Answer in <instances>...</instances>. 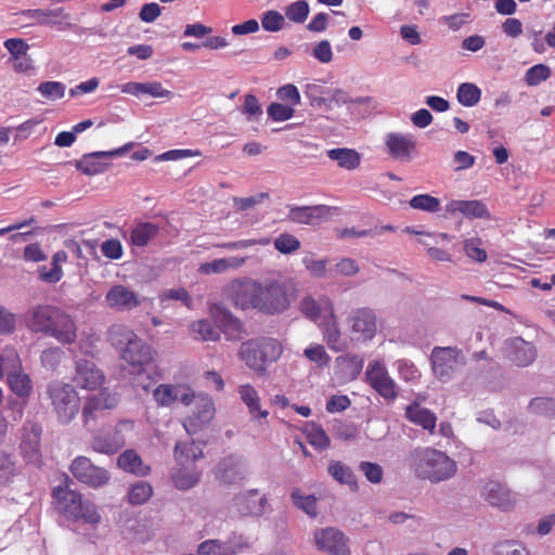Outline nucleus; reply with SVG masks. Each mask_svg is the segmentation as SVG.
<instances>
[{"instance_id": "obj_59", "label": "nucleus", "mask_w": 555, "mask_h": 555, "mask_svg": "<svg viewBox=\"0 0 555 555\" xmlns=\"http://www.w3.org/2000/svg\"><path fill=\"white\" fill-rule=\"evenodd\" d=\"M326 91L322 86L312 82L307 83L304 89L305 95L309 99L312 106H322L327 104Z\"/></svg>"}, {"instance_id": "obj_10", "label": "nucleus", "mask_w": 555, "mask_h": 555, "mask_svg": "<svg viewBox=\"0 0 555 555\" xmlns=\"http://www.w3.org/2000/svg\"><path fill=\"white\" fill-rule=\"evenodd\" d=\"M259 280L243 278L233 280L227 287V294L233 306L241 310L258 311Z\"/></svg>"}, {"instance_id": "obj_2", "label": "nucleus", "mask_w": 555, "mask_h": 555, "mask_svg": "<svg viewBox=\"0 0 555 555\" xmlns=\"http://www.w3.org/2000/svg\"><path fill=\"white\" fill-rule=\"evenodd\" d=\"M109 340L118 350L121 359L134 371L141 373L154 361L155 351L130 328L113 325L109 328Z\"/></svg>"}, {"instance_id": "obj_35", "label": "nucleus", "mask_w": 555, "mask_h": 555, "mask_svg": "<svg viewBox=\"0 0 555 555\" xmlns=\"http://www.w3.org/2000/svg\"><path fill=\"white\" fill-rule=\"evenodd\" d=\"M7 382L11 391L18 398H28L33 391V382L23 369L9 371Z\"/></svg>"}, {"instance_id": "obj_47", "label": "nucleus", "mask_w": 555, "mask_h": 555, "mask_svg": "<svg viewBox=\"0 0 555 555\" xmlns=\"http://www.w3.org/2000/svg\"><path fill=\"white\" fill-rule=\"evenodd\" d=\"M158 298L162 304L177 300L181 301L190 310L194 308V300L184 287L165 289L159 294Z\"/></svg>"}, {"instance_id": "obj_46", "label": "nucleus", "mask_w": 555, "mask_h": 555, "mask_svg": "<svg viewBox=\"0 0 555 555\" xmlns=\"http://www.w3.org/2000/svg\"><path fill=\"white\" fill-rule=\"evenodd\" d=\"M409 205L413 209L434 214L439 211L441 203L429 194H417L410 199Z\"/></svg>"}, {"instance_id": "obj_45", "label": "nucleus", "mask_w": 555, "mask_h": 555, "mask_svg": "<svg viewBox=\"0 0 555 555\" xmlns=\"http://www.w3.org/2000/svg\"><path fill=\"white\" fill-rule=\"evenodd\" d=\"M310 8L307 0H297L285 8L284 17L293 23L302 24L308 18Z\"/></svg>"}, {"instance_id": "obj_40", "label": "nucleus", "mask_w": 555, "mask_h": 555, "mask_svg": "<svg viewBox=\"0 0 555 555\" xmlns=\"http://www.w3.org/2000/svg\"><path fill=\"white\" fill-rule=\"evenodd\" d=\"M327 156L344 169L352 170L360 165V155L354 150L339 147L327 151Z\"/></svg>"}, {"instance_id": "obj_5", "label": "nucleus", "mask_w": 555, "mask_h": 555, "mask_svg": "<svg viewBox=\"0 0 555 555\" xmlns=\"http://www.w3.org/2000/svg\"><path fill=\"white\" fill-rule=\"evenodd\" d=\"M283 353L282 344L274 338L247 340L238 350V358L248 369L258 375H266L270 364L276 362Z\"/></svg>"}, {"instance_id": "obj_62", "label": "nucleus", "mask_w": 555, "mask_h": 555, "mask_svg": "<svg viewBox=\"0 0 555 555\" xmlns=\"http://www.w3.org/2000/svg\"><path fill=\"white\" fill-rule=\"evenodd\" d=\"M307 437L313 447L325 450L330 447V438L321 426L312 425L307 431Z\"/></svg>"}, {"instance_id": "obj_3", "label": "nucleus", "mask_w": 555, "mask_h": 555, "mask_svg": "<svg viewBox=\"0 0 555 555\" xmlns=\"http://www.w3.org/2000/svg\"><path fill=\"white\" fill-rule=\"evenodd\" d=\"M56 511L66 519L74 522L98 525L101 515L93 502L83 499L80 493L67 487H57L53 490Z\"/></svg>"}, {"instance_id": "obj_17", "label": "nucleus", "mask_w": 555, "mask_h": 555, "mask_svg": "<svg viewBox=\"0 0 555 555\" xmlns=\"http://www.w3.org/2000/svg\"><path fill=\"white\" fill-rule=\"evenodd\" d=\"M209 315L223 333L228 340H238L243 337L244 326L240 319L221 305L214 304L209 307Z\"/></svg>"}, {"instance_id": "obj_51", "label": "nucleus", "mask_w": 555, "mask_h": 555, "mask_svg": "<svg viewBox=\"0 0 555 555\" xmlns=\"http://www.w3.org/2000/svg\"><path fill=\"white\" fill-rule=\"evenodd\" d=\"M285 17L279 11L269 10L261 16V26L266 31L276 33L283 29Z\"/></svg>"}, {"instance_id": "obj_55", "label": "nucleus", "mask_w": 555, "mask_h": 555, "mask_svg": "<svg viewBox=\"0 0 555 555\" xmlns=\"http://www.w3.org/2000/svg\"><path fill=\"white\" fill-rule=\"evenodd\" d=\"M274 247L281 254H292L300 248L299 240L293 234L282 233L278 237H275Z\"/></svg>"}, {"instance_id": "obj_29", "label": "nucleus", "mask_w": 555, "mask_h": 555, "mask_svg": "<svg viewBox=\"0 0 555 555\" xmlns=\"http://www.w3.org/2000/svg\"><path fill=\"white\" fill-rule=\"evenodd\" d=\"M331 207L326 205L315 206H289L288 219L300 224H314L326 218Z\"/></svg>"}, {"instance_id": "obj_34", "label": "nucleus", "mask_w": 555, "mask_h": 555, "mask_svg": "<svg viewBox=\"0 0 555 555\" xmlns=\"http://www.w3.org/2000/svg\"><path fill=\"white\" fill-rule=\"evenodd\" d=\"M118 466L128 473L138 476H147L151 472L149 465L144 464L141 456L134 450L124 451L117 459Z\"/></svg>"}, {"instance_id": "obj_48", "label": "nucleus", "mask_w": 555, "mask_h": 555, "mask_svg": "<svg viewBox=\"0 0 555 555\" xmlns=\"http://www.w3.org/2000/svg\"><path fill=\"white\" fill-rule=\"evenodd\" d=\"M40 431L39 426L31 425L30 434L22 440L21 448L30 460H35L38 456Z\"/></svg>"}, {"instance_id": "obj_28", "label": "nucleus", "mask_w": 555, "mask_h": 555, "mask_svg": "<svg viewBox=\"0 0 555 555\" xmlns=\"http://www.w3.org/2000/svg\"><path fill=\"white\" fill-rule=\"evenodd\" d=\"M75 382L86 389H95L104 382V374L96 365L89 360L76 362Z\"/></svg>"}, {"instance_id": "obj_58", "label": "nucleus", "mask_w": 555, "mask_h": 555, "mask_svg": "<svg viewBox=\"0 0 555 555\" xmlns=\"http://www.w3.org/2000/svg\"><path fill=\"white\" fill-rule=\"evenodd\" d=\"M528 410L540 415H551L555 412V399L537 397L530 400Z\"/></svg>"}, {"instance_id": "obj_6", "label": "nucleus", "mask_w": 555, "mask_h": 555, "mask_svg": "<svg viewBox=\"0 0 555 555\" xmlns=\"http://www.w3.org/2000/svg\"><path fill=\"white\" fill-rule=\"evenodd\" d=\"M258 312L266 315H276L286 311L294 300L288 286L279 280L266 279L259 281Z\"/></svg>"}, {"instance_id": "obj_54", "label": "nucleus", "mask_w": 555, "mask_h": 555, "mask_svg": "<svg viewBox=\"0 0 555 555\" xmlns=\"http://www.w3.org/2000/svg\"><path fill=\"white\" fill-rule=\"evenodd\" d=\"M551 76V69L547 65L537 64L527 69L525 74V81L528 86H538L542 81H545Z\"/></svg>"}, {"instance_id": "obj_57", "label": "nucleus", "mask_w": 555, "mask_h": 555, "mask_svg": "<svg viewBox=\"0 0 555 555\" xmlns=\"http://www.w3.org/2000/svg\"><path fill=\"white\" fill-rule=\"evenodd\" d=\"M399 377L405 382L414 383L421 377V372L416 365L406 359H400L396 362Z\"/></svg>"}, {"instance_id": "obj_1", "label": "nucleus", "mask_w": 555, "mask_h": 555, "mask_svg": "<svg viewBox=\"0 0 555 555\" xmlns=\"http://www.w3.org/2000/svg\"><path fill=\"white\" fill-rule=\"evenodd\" d=\"M25 324L35 334L54 338L62 345H73L77 339V324L74 318L62 308L39 304L25 313Z\"/></svg>"}, {"instance_id": "obj_21", "label": "nucleus", "mask_w": 555, "mask_h": 555, "mask_svg": "<svg viewBox=\"0 0 555 555\" xmlns=\"http://www.w3.org/2000/svg\"><path fill=\"white\" fill-rule=\"evenodd\" d=\"M299 308L306 318L319 324L335 313L333 301L325 295L318 298L307 296L301 299Z\"/></svg>"}, {"instance_id": "obj_18", "label": "nucleus", "mask_w": 555, "mask_h": 555, "mask_svg": "<svg viewBox=\"0 0 555 555\" xmlns=\"http://www.w3.org/2000/svg\"><path fill=\"white\" fill-rule=\"evenodd\" d=\"M153 398L159 406H170L177 401L190 405L195 392L185 385L160 384L153 390Z\"/></svg>"}, {"instance_id": "obj_19", "label": "nucleus", "mask_w": 555, "mask_h": 555, "mask_svg": "<svg viewBox=\"0 0 555 555\" xmlns=\"http://www.w3.org/2000/svg\"><path fill=\"white\" fill-rule=\"evenodd\" d=\"M505 354L515 365L527 367L534 362L538 351L532 343L516 336L505 340Z\"/></svg>"}, {"instance_id": "obj_42", "label": "nucleus", "mask_w": 555, "mask_h": 555, "mask_svg": "<svg viewBox=\"0 0 555 555\" xmlns=\"http://www.w3.org/2000/svg\"><path fill=\"white\" fill-rule=\"evenodd\" d=\"M456 98L463 106L472 107L480 101L481 90L475 83L463 82L457 88Z\"/></svg>"}, {"instance_id": "obj_50", "label": "nucleus", "mask_w": 555, "mask_h": 555, "mask_svg": "<svg viewBox=\"0 0 555 555\" xmlns=\"http://www.w3.org/2000/svg\"><path fill=\"white\" fill-rule=\"evenodd\" d=\"M304 356L319 367H325L331 362V357L323 345L311 344L304 350Z\"/></svg>"}, {"instance_id": "obj_49", "label": "nucleus", "mask_w": 555, "mask_h": 555, "mask_svg": "<svg viewBox=\"0 0 555 555\" xmlns=\"http://www.w3.org/2000/svg\"><path fill=\"white\" fill-rule=\"evenodd\" d=\"M337 361L350 379H356L360 375L364 363L363 359L359 356L339 357Z\"/></svg>"}, {"instance_id": "obj_16", "label": "nucleus", "mask_w": 555, "mask_h": 555, "mask_svg": "<svg viewBox=\"0 0 555 555\" xmlns=\"http://www.w3.org/2000/svg\"><path fill=\"white\" fill-rule=\"evenodd\" d=\"M313 540L319 551L331 555H350L346 535L334 527L317 529Z\"/></svg>"}, {"instance_id": "obj_4", "label": "nucleus", "mask_w": 555, "mask_h": 555, "mask_svg": "<svg viewBox=\"0 0 555 555\" xmlns=\"http://www.w3.org/2000/svg\"><path fill=\"white\" fill-rule=\"evenodd\" d=\"M413 467L417 477L428 479L431 482L448 480L457 472V465L453 459L433 448L416 450Z\"/></svg>"}, {"instance_id": "obj_31", "label": "nucleus", "mask_w": 555, "mask_h": 555, "mask_svg": "<svg viewBox=\"0 0 555 555\" xmlns=\"http://www.w3.org/2000/svg\"><path fill=\"white\" fill-rule=\"evenodd\" d=\"M405 417L413 424L421 426L430 434L435 431L437 417L430 410L421 406L417 402H412L405 409Z\"/></svg>"}, {"instance_id": "obj_23", "label": "nucleus", "mask_w": 555, "mask_h": 555, "mask_svg": "<svg viewBox=\"0 0 555 555\" xmlns=\"http://www.w3.org/2000/svg\"><path fill=\"white\" fill-rule=\"evenodd\" d=\"M107 307L116 311H129L141 305L139 295L125 285L117 284L105 295Z\"/></svg>"}, {"instance_id": "obj_56", "label": "nucleus", "mask_w": 555, "mask_h": 555, "mask_svg": "<svg viewBox=\"0 0 555 555\" xmlns=\"http://www.w3.org/2000/svg\"><path fill=\"white\" fill-rule=\"evenodd\" d=\"M494 555H530V552L514 540L502 541L495 544Z\"/></svg>"}, {"instance_id": "obj_41", "label": "nucleus", "mask_w": 555, "mask_h": 555, "mask_svg": "<svg viewBox=\"0 0 555 555\" xmlns=\"http://www.w3.org/2000/svg\"><path fill=\"white\" fill-rule=\"evenodd\" d=\"M199 477L201 474L195 469L186 470L179 468L171 474V481L177 489L184 491L196 486Z\"/></svg>"}, {"instance_id": "obj_26", "label": "nucleus", "mask_w": 555, "mask_h": 555, "mask_svg": "<svg viewBox=\"0 0 555 555\" xmlns=\"http://www.w3.org/2000/svg\"><path fill=\"white\" fill-rule=\"evenodd\" d=\"M257 496L256 489L240 493L233 499V505L243 516H260L267 509V498L257 499Z\"/></svg>"}, {"instance_id": "obj_12", "label": "nucleus", "mask_w": 555, "mask_h": 555, "mask_svg": "<svg viewBox=\"0 0 555 555\" xmlns=\"http://www.w3.org/2000/svg\"><path fill=\"white\" fill-rule=\"evenodd\" d=\"M73 476L81 483L90 488H101L109 480V474L106 469L95 466L90 459L77 456L73 460L70 467Z\"/></svg>"}, {"instance_id": "obj_60", "label": "nucleus", "mask_w": 555, "mask_h": 555, "mask_svg": "<svg viewBox=\"0 0 555 555\" xmlns=\"http://www.w3.org/2000/svg\"><path fill=\"white\" fill-rule=\"evenodd\" d=\"M268 116L274 121H285L291 119L295 109L293 106L282 103H271L267 109Z\"/></svg>"}, {"instance_id": "obj_22", "label": "nucleus", "mask_w": 555, "mask_h": 555, "mask_svg": "<svg viewBox=\"0 0 555 555\" xmlns=\"http://www.w3.org/2000/svg\"><path fill=\"white\" fill-rule=\"evenodd\" d=\"M117 404V395L115 392L108 391L107 389H103L99 393L89 396L86 399L82 409V417L85 424L88 425L90 421H94L99 412L112 410L116 408Z\"/></svg>"}, {"instance_id": "obj_13", "label": "nucleus", "mask_w": 555, "mask_h": 555, "mask_svg": "<svg viewBox=\"0 0 555 555\" xmlns=\"http://www.w3.org/2000/svg\"><path fill=\"white\" fill-rule=\"evenodd\" d=\"M133 145L134 144L132 142H129L112 151L93 152L90 154H86L82 156V158L75 160V167L86 176H95L103 173L108 167V164L103 159L122 156L128 151H130L133 147Z\"/></svg>"}, {"instance_id": "obj_24", "label": "nucleus", "mask_w": 555, "mask_h": 555, "mask_svg": "<svg viewBox=\"0 0 555 555\" xmlns=\"http://www.w3.org/2000/svg\"><path fill=\"white\" fill-rule=\"evenodd\" d=\"M215 475L220 482L225 485L241 482L246 476L244 461L240 456H225L217 465Z\"/></svg>"}, {"instance_id": "obj_30", "label": "nucleus", "mask_w": 555, "mask_h": 555, "mask_svg": "<svg viewBox=\"0 0 555 555\" xmlns=\"http://www.w3.org/2000/svg\"><path fill=\"white\" fill-rule=\"evenodd\" d=\"M237 393L242 402L246 405L251 418H267L269 412L261 409V400L256 388L250 384H242L237 387Z\"/></svg>"}, {"instance_id": "obj_32", "label": "nucleus", "mask_w": 555, "mask_h": 555, "mask_svg": "<svg viewBox=\"0 0 555 555\" xmlns=\"http://www.w3.org/2000/svg\"><path fill=\"white\" fill-rule=\"evenodd\" d=\"M159 227L153 222L140 221L129 232L128 240L135 247H145L157 236Z\"/></svg>"}, {"instance_id": "obj_20", "label": "nucleus", "mask_w": 555, "mask_h": 555, "mask_svg": "<svg viewBox=\"0 0 555 555\" xmlns=\"http://www.w3.org/2000/svg\"><path fill=\"white\" fill-rule=\"evenodd\" d=\"M480 494L491 506L502 511H507L515 505L514 494L505 485L496 480L485 481Z\"/></svg>"}, {"instance_id": "obj_63", "label": "nucleus", "mask_w": 555, "mask_h": 555, "mask_svg": "<svg viewBox=\"0 0 555 555\" xmlns=\"http://www.w3.org/2000/svg\"><path fill=\"white\" fill-rule=\"evenodd\" d=\"M276 95L281 101L288 103L293 107L299 105L301 101L298 88L292 83L280 87Z\"/></svg>"}, {"instance_id": "obj_44", "label": "nucleus", "mask_w": 555, "mask_h": 555, "mask_svg": "<svg viewBox=\"0 0 555 555\" xmlns=\"http://www.w3.org/2000/svg\"><path fill=\"white\" fill-rule=\"evenodd\" d=\"M153 487L147 481H138L129 488L128 500L132 505H141L150 500Z\"/></svg>"}, {"instance_id": "obj_61", "label": "nucleus", "mask_w": 555, "mask_h": 555, "mask_svg": "<svg viewBox=\"0 0 555 555\" xmlns=\"http://www.w3.org/2000/svg\"><path fill=\"white\" fill-rule=\"evenodd\" d=\"M482 243L480 238L473 237L464 242V251L467 257L478 262H483L487 259V253L481 247Z\"/></svg>"}, {"instance_id": "obj_11", "label": "nucleus", "mask_w": 555, "mask_h": 555, "mask_svg": "<svg viewBox=\"0 0 555 555\" xmlns=\"http://www.w3.org/2000/svg\"><path fill=\"white\" fill-rule=\"evenodd\" d=\"M365 377L369 385L384 399L395 400L397 398V384L382 361L374 360L369 362Z\"/></svg>"}, {"instance_id": "obj_52", "label": "nucleus", "mask_w": 555, "mask_h": 555, "mask_svg": "<svg viewBox=\"0 0 555 555\" xmlns=\"http://www.w3.org/2000/svg\"><path fill=\"white\" fill-rule=\"evenodd\" d=\"M66 87L60 81H44L41 82L37 91L46 99L55 101L62 99L65 94Z\"/></svg>"}, {"instance_id": "obj_14", "label": "nucleus", "mask_w": 555, "mask_h": 555, "mask_svg": "<svg viewBox=\"0 0 555 555\" xmlns=\"http://www.w3.org/2000/svg\"><path fill=\"white\" fill-rule=\"evenodd\" d=\"M385 145L389 156L400 163H410L417 154V142L412 133L389 132Z\"/></svg>"}, {"instance_id": "obj_39", "label": "nucleus", "mask_w": 555, "mask_h": 555, "mask_svg": "<svg viewBox=\"0 0 555 555\" xmlns=\"http://www.w3.org/2000/svg\"><path fill=\"white\" fill-rule=\"evenodd\" d=\"M190 331L196 339L202 341H217L220 339L219 328L212 319H202L192 322Z\"/></svg>"}, {"instance_id": "obj_9", "label": "nucleus", "mask_w": 555, "mask_h": 555, "mask_svg": "<svg viewBox=\"0 0 555 555\" xmlns=\"http://www.w3.org/2000/svg\"><path fill=\"white\" fill-rule=\"evenodd\" d=\"M430 364L436 378L447 383L466 364V359L456 347L436 346L430 353Z\"/></svg>"}, {"instance_id": "obj_27", "label": "nucleus", "mask_w": 555, "mask_h": 555, "mask_svg": "<svg viewBox=\"0 0 555 555\" xmlns=\"http://www.w3.org/2000/svg\"><path fill=\"white\" fill-rule=\"evenodd\" d=\"M320 327L323 335V340L327 347L335 352H343L349 348V338L343 336L340 327L337 322L336 314L327 318L325 321L320 323Z\"/></svg>"}, {"instance_id": "obj_36", "label": "nucleus", "mask_w": 555, "mask_h": 555, "mask_svg": "<svg viewBox=\"0 0 555 555\" xmlns=\"http://www.w3.org/2000/svg\"><path fill=\"white\" fill-rule=\"evenodd\" d=\"M327 472L330 476L340 485L348 486L351 491L358 490L357 478L352 469L340 461H331Z\"/></svg>"}, {"instance_id": "obj_25", "label": "nucleus", "mask_w": 555, "mask_h": 555, "mask_svg": "<svg viewBox=\"0 0 555 555\" xmlns=\"http://www.w3.org/2000/svg\"><path fill=\"white\" fill-rule=\"evenodd\" d=\"M446 212L450 215L461 214L468 219H491L487 205L479 199H452L447 203Z\"/></svg>"}, {"instance_id": "obj_8", "label": "nucleus", "mask_w": 555, "mask_h": 555, "mask_svg": "<svg viewBox=\"0 0 555 555\" xmlns=\"http://www.w3.org/2000/svg\"><path fill=\"white\" fill-rule=\"evenodd\" d=\"M346 326L351 343H370L377 334V315L369 307L352 309L346 318Z\"/></svg>"}, {"instance_id": "obj_64", "label": "nucleus", "mask_w": 555, "mask_h": 555, "mask_svg": "<svg viewBox=\"0 0 555 555\" xmlns=\"http://www.w3.org/2000/svg\"><path fill=\"white\" fill-rule=\"evenodd\" d=\"M359 469L364 474L365 478L372 483H379L383 479V468L377 463L363 461L360 463Z\"/></svg>"}, {"instance_id": "obj_38", "label": "nucleus", "mask_w": 555, "mask_h": 555, "mask_svg": "<svg viewBox=\"0 0 555 555\" xmlns=\"http://www.w3.org/2000/svg\"><path fill=\"white\" fill-rule=\"evenodd\" d=\"M125 446V440L117 433L98 435L92 440V449L103 454L117 453Z\"/></svg>"}, {"instance_id": "obj_33", "label": "nucleus", "mask_w": 555, "mask_h": 555, "mask_svg": "<svg viewBox=\"0 0 555 555\" xmlns=\"http://www.w3.org/2000/svg\"><path fill=\"white\" fill-rule=\"evenodd\" d=\"M246 262V257H230L215 259L210 262H203L199 264L197 271L201 274H219L227 272L230 269H238Z\"/></svg>"}, {"instance_id": "obj_15", "label": "nucleus", "mask_w": 555, "mask_h": 555, "mask_svg": "<svg viewBox=\"0 0 555 555\" xmlns=\"http://www.w3.org/2000/svg\"><path fill=\"white\" fill-rule=\"evenodd\" d=\"M193 402L195 403V410L193 414L183 422V427L190 435L207 426L216 414L215 402L209 395L204 392L195 393Z\"/></svg>"}, {"instance_id": "obj_53", "label": "nucleus", "mask_w": 555, "mask_h": 555, "mask_svg": "<svg viewBox=\"0 0 555 555\" xmlns=\"http://www.w3.org/2000/svg\"><path fill=\"white\" fill-rule=\"evenodd\" d=\"M64 354L65 353L61 347H49L41 352V364L44 369L53 371L60 365Z\"/></svg>"}, {"instance_id": "obj_7", "label": "nucleus", "mask_w": 555, "mask_h": 555, "mask_svg": "<svg viewBox=\"0 0 555 555\" xmlns=\"http://www.w3.org/2000/svg\"><path fill=\"white\" fill-rule=\"evenodd\" d=\"M47 393L59 421L63 424L70 423L77 415L80 406V398L75 388L69 384L55 380L48 385Z\"/></svg>"}, {"instance_id": "obj_43", "label": "nucleus", "mask_w": 555, "mask_h": 555, "mask_svg": "<svg viewBox=\"0 0 555 555\" xmlns=\"http://www.w3.org/2000/svg\"><path fill=\"white\" fill-rule=\"evenodd\" d=\"M291 498L294 505L310 517L318 515L317 499L314 495H305L300 489H294L291 493Z\"/></svg>"}, {"instance_id": "obj_37", "label": "nucleus", "mask_w": 555, "mask_h": 555, "mask_svg": "<svg viewBox=\"0 0 555 555\" xmlns=\"http://www.w3.org/2000/svg\"><path fill=\"white\" fill-rule=\"evenodd\" d=\"M204 456L202 442H177L175 447V460L179 465L195 462Z\"/></svg>"}]
</instances>
